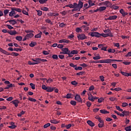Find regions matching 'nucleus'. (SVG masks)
<instances>
[{"mask_svg": "<svg viewBox=\"0 0 131 131\" xmlns=\"http://www.w3.org/2000/svg\"><path fill=\"white\" fill-rule=\"evenodd\" d=\"M75 100L78 102H82V99L80 98V95H79L78 94L75 96Z\"/></svg>", "mask_w": 131, "mask_h": 131, "instance_id": "423d86ee", "label": "nucleus"}, {"mask_svg": "<svg viewBox=\"0 0 131 131\" xmlns=\"http://www.w3.org/2000/svg\"><path fill=\"white\" fill-rule=\"evenodd\" d=\"M101 33H98V32H92L91 33V36L93 37H97L99 38L100 37Z\"/></svg>", "mask_w": 131, "mask_h": 131, "instance_id": "f03ea898", "label": "nucleus"}, {"mask_svg": "<svg viewBox=\"0 0 131 131\" xmlns=\"http://www.w3.org/2000/svg\"><path fill=\"white\" fill-rule=\"evenodd\" d=\"M50 123L57 124L58 123V122L57 121V120L53 119L50 120Z\"/></svg>", "mask_w": 131, "mask_h": 131, "instance_id": "c85d7f7f", "label": "nucleus"}, {"mask_svg": "<svg viewBox=\"0 0 131 131\" xmlns=\"http://www.w3.org/2000/svg\"><path fill=\"white\" fill-rule=\"evenodd\" d=\"M72 96V94H67V95L65 97V98L71 99Z\"/></svg>", "mask_w": 131, "mask_h": 131, "instance_id": "473e14b6", "label": "nucleus"}, {"mask_svg": "<svg viewBox=\"0 0 131 131\" xmlns=\"http://www.w3.org/2000/svg\"><path fill=\"white\" fill-rule=\"evenodd\" d=\"M51 126V123L45 124L43 126L44 128H47L49 126Z\"/></svg>", "mask_w": 131, "mask_h": 131, "instance_id": "8fccbe9b", "label": "nucleus"}, {"mask_svg": "<svg viewBox=\"0 0 131 131\" xmlns=\"http://www.w3.org/2000/svg\"><path fill=\"white\" fill-rule=\"evenodd\" d=\"M130 128V126H129L128 127L124 128V130H125V131H131Z\"/></svg>", "mask_w": 131, "mask_h": 131, "instance_id": "864d4df0", "label": "nucleus"}, {"mask_svg": "<svg viewBox=\"0 0 131 131\" xmlns=\"http://www.w3.org/2000/svg\"><path fill=\"white\" fill-rule=\"evenodd\" d=\"M86 105H87V107H91V105H92V103H91V102L90 101H88L86 103Z\"/></svg>", "mask_w": 131, "mask_h": 131, "instance_id": "bf43d9fd", "label": "nucleus"}, {"mask_svg": "<svg viewBox=\"0 0 131 131\" xmlns=\"http://www.w3.org/2000/svg\"><path fill=\"white\" fill-rule=\"evenodd\" d=\"M116 100V98H115V97H111V98H110V101H111L112 102H114Z\"/></svg>", "mask_w": 131, "mask_h": 131, "instance_id": "680f3d73", "label": "nucleus"}, {"mask_svg": "<svg viewBox=\"0 0 131 131\" xmlns=\"http://www.w3.org/2000/svg\"><path fill=\"white\" fill-rule=\"evenodd\" d=\"M121 74L123 76H126L127 77H129V74L124 72L121 71Z\"/></svg>", "mask_w": 131, "mask_h": 131, "instance_id": "c756f323", "label": "nucleus"}, {"mask_svg": "<svg viewBox=\"0 0 131 131\" xmlns=\"http://www.w3.org/2000/svg\"><path fill=\"white\" fill-rule=\"evenodd\" d=\"M131 56V52H128L127 54L125 55V57H130Z\"/></svg>", "mask_w": 131, "mask_h": 131, "instance_id": "774afa93", "label": "nucleus"}, {"mask_svg": "<svg viewBox=\"0 0 131 131\" xmlns=\"http://www.w3.org/2000/svg\"><path fill=\"white\" fill-rule=\"evenodd\" d=\"M52 58H53L54 60H58V57L56 54L52 55Z\"/></svg>", "mask_w": 131, "mask_h": 131, "instance_id": "2f4dec72", "label": "nucleus"}, {"mask_svg": "<svg viewBox=\"0 0 131 131\" xmlns=\"http://www.w3.org/2000/svg\"><path fill=\"white\" fill-rule=\"evenodd\" d=\"M76 32L77 33L82 32V29L80 28H76Z\"/></svg>", "mask_w": 131, "mask_h": 131, "instance_id": "a18cd8bd", "label": "nucleus"}, {"mask_svg": "<svg viewBox=\"0 0 131 131\" xmlns=\"http://www.w3.org/2000/svg\"><path fill=\"white\" fill-rule=\"evenodd\" d=\"M71 42L70 40H67V39H61L60 40H59V43H69Z\"/></svg>", "mask_w": 131, "mask_h": 131, "instance_id": "f8f14e48", "label": "nucleus"}, {"mask_svg": "<svg viewBox=\"0 0 131 131\" xmlns=\"http://www.w3.org/2000/svg\"><path fill=\"white\" fill-rule=\"evenodd\" d=\"M23 51V49H19V48H14L13 51L14 52H21Z\"/></svg>", "mask_w": 131, "mask_h": 131, "instance_id": "a19ab883", "label": "nucleus"}, {"mask_svg": "<svg viewBox=\"0 0 131 131\" xmlns=\"http://www.w3.org/2000/svg\"><path fill=\"white\" fill-rule=\"evenodd\" d=\"M36 12L37 13L38 16H41V14H42V12H41V10H36Z\"/></svg>", "mask_w": 131, "mask_h": 131, "instance_id": "c03bdc74", "label": "nucleus"}, {"mask_svg": "<svg viewBox=\"0 0 131 131\" xmlns=\"http://www.w3.org/2000/svg\"><path fill=\"white\" fill-rule=\"evenodd\" d=\"M104 123H100L98 124V127L99 128H102L103 127H104Z\"/></svg>", "mask_w": 131, "mask_h": 131, "instance_id": "5fc2aeb1", "label": "nucleus"}, {"mask_svg": "<svg viewBox=\"0 0 131 131\" xmlns=\"http://www.w3.org/2000/svg\"><path fill=\"white\" fill-rule=\"evenodd\" d=\"M87 38V37L85 36V34H79L77 35V39H78V40H83L84 39H86Z\"/></svg>", "mask_w": 131, "mask_h": 131, "instance_id": "f257e3e1", "label": "nucleus"}, {"mask_svg": "<svg viewBox=\"0 0 131 131\" xmlns=\"http://www.w3.org/2000/svg\"><path fill=\"white\" fill-rule=\"evenodd\" d=\"M30 86H31V89H32V90H35V84H33L32 83H30Z\"/></svg>", "mask_w": 131, "mask_h": 131, "instance_id": "4d7b16f0", "label": "nucleus"}, {"mask_svg": "<svg viewBox=\"0 0 131 131\" xmlns=\"http://www.w3.org/2000/svg\"><path fill=\"white\" fill-rule=\"evenodd\" d=\"M16 127V126L15 125L8 126V128H11L12 129H15Z\"/></svg>", "mask_w": 131, "mask_h": 131, "instance_id": "052dcab7", "label": "nucleus"}, {"mask_svg": "<svg viewBox=\"0 0 131 131\" xmlns=\"http://www.w3.org/2000/svg\"><path fill=\"white\" fill-rule=\"evenodd\" d=\"M15 39L18 41H21L23 40V37L21 36H16L15 37Z\"/></svg>", "mask_w": 131, "mask_h": 131, "instance_id": "bb28decb", "label": "nucleus"}, {"mask_svg": "<svg viewBox=\"0 0 131 131\" xmlns=\"http://www.w3.org/2000/svg\"><path fill=\"white\" fill-rule=\"evenodd\" d=\"M115 52H116V50L115 49H110L109 50H108V53H115Z\"/></svg>", "mask_w": 131, "mask_h": 131, "instance_id": "c9c22d12", "label": "nucleus"}, {"mask_svg": "<svg viewBox=\"0 0 131 131\" xmlns=\"http://www.w3.org/2000/svg\"><path fill=\"white\" fill-rule=\"evenodd\" d=\"M97 9H98L100 11H103L106 10V7H100L99 8H97Z\"/></svg>", "mask_w": 131, "mask_h": 131, "instance_id": "5701e85b", "label": "nucleus"}, {"mask_svg": "<svg viewBox=\"0 0 131 131\" xmlns=\"http://www.w3.org/2000/svg\"><path fill=\"white\" fill-rule=\"evenodd\" d=\"M25 32L26 33H34V31L32 30H25Z\"/></svg>", "mask_w": 131, "mask_h": 131, "instance_id": "603ef678", "label": "nucleus"}, {"mask_svg": "<svg viewBox=\"0 0 131 131\" xmlns=\"http://www.w3.org/2000/svg\"><path fill=\"white\" fill-rule=\"evenodd\" d=\"M57 47V48L62 49V48H63V45H62V44H58V45Z\"/></svg>", "mask_w": 131, "mask_h": 131, "instance_id": "e2e57ef3", "label": "nucleus"}, {"mask_svg": "<svg viewBox=\"0 0 131 131\" xmlns=\"http://www.w3.org/2000/svg\"><path fill=\"white\" fill-rule=\"evenodd\" d=\"M42 35V33L41 31H40V32H39V33L35 35V38H41V36Z\"/></svg>", "mask_w": 131, "mask_h": 131, "instance_id": "6ab92c4d", "label": "nucleus"}, {"mask_svg": "<svg viewBox=\"0 0 131 131\" xmlns=\"http://www.w3.org/2000/svg\"><path fill=\"white\" fill-rule=\"evenodd\" d=\"M83 2L81 1H79L78 2V4H77V7L78 8V9H79V10H80L83 8Z\"/></svg>", "mask_w": 131, "mask_h": 131, "instance_id": "ddd939ff", "label": "nucleus"}, {"mask_svg": "<svg viewBox=\"0 0 131 131\" xmlns=\"http://www.w3.org/2000/svg\"><path fill=\"white\" fill-rule=\"evenodd\" d=\"M48 0H39V3L41 4H46Z\"/></svg>", "mask_w": 131, "mask_h": 131, "instance_id": "72a5a7b5", "label": "nucleus"}, {"mask_svg": "<svg viewBox=\"0 0 131 131\" xmlns=\"http://www.w3.org/2000/svg\"><path fill=\"white\" fill-rule=\"evenodd\" d=\"M90 63H103V61L100 60H97V61H90Z\"/></svg>", "mask_w": 131, "mask_h": 131, "instance_id": "4468645a", "label": "nucleus"}, {"mask_svg": "<svg viewBox=\"0 0 131 131\" xmlns=\"http://www.w3.org/2000/svg\"><path fill=\"white\" fill-rule=\"evenodd\" d=\"M38 60H39L40 62H47L48 60L47 59H41V58H37Z\"/></svg>", "mask_w": 131, "mask_h": 131, "instance_id": "de8ad7c7", "label": "nucleus"}, {"mask_svg": "<svg viewBox=\"0 0 131 131\" xmlns=\"http://www.w3.org/2000/svg\"><path fill=\"white\" fill-rule=\"evenodd\" d=\"M88 4H89V5H90V6H95V2H94V3H93V2L92 1V0H89Z\"/></svg>", "mask_w": 131, "mask_h": 131, "instance_id": "b1692460", "label": "nucleus"}, {"mask_svg": "<svg viewBox=\"0 0 131 131\" xmlns=\"http://www.w3.org/2000/svg\"><path fill=\"white\" fill-rule=\"evenodd\" d=\"M8 33L10 34V35L15 36L16 34H17V32L15 31H8Z\"/></svg>", "mask_w": 131, "mask_h": 131, "instance_id": "9d476101", "label": "nucleus"}, {"mask_svg": "<svg viewBox=\"0 0 131 131\" xmlns=\"http://www.w3.org/2000/svg\"><path fill=\"white\" fill-rule=\"evenodd\" d=\"M34 36V34L33 33H29L27 34L26 36H25V38H31Z\"/></svg>", "mask_w": 131, "mask_h": 131, "instance_id": "a211bd4d", "label": "nucleus"}, {"mask_svg": "<svg viewBox=\"0 0 131 131\" xmlns=\"http://www.w3.org/2000/svg\"><path fill=\"white\" fill-rule=\"evenodd\" d=\"M115 91L116 92H119L122 90V89L120 88H115L114 89Z\"/></svg>", "mask_w": 131, "mask_h": 131, "instance_id": "69168bd1", "label": "nucleus"}, {"mask_svg": "<svg viewBox=\"0 0 131 131\" xmlns=\"http://www.w3.org/2000/svg\"><path fill=\"white\" fill-rule=\"evenodd\" d=\"M54 89V88L49 87V88L44 89V90H46L48 93H51L53 92Z\"/></svg>", "mask_w": 131, "mask_h": 131, "instance_id": "2eb2a0df", "label": "nucleus"}, {"mask_svg": "<svg viewBox=\"0 0 131 131\" xmlns=\"http://www.w3.org/2000/svg\"><path fill=\"white\" fill-rule=\"evenodd\" d=\"M49 88H51V87H50V86L47 87V86H45V85H42L41 86V89H42V90H46V89H49Z\"/></svg>", "mask_w": 131, "mask_h": 131, "instance_id": "13d9d810", "label": "nucleus"}, {"mask_svg": "<svg viewBox=\"0 0 131 131\" xmlns=\"http://www.w3.org/2000/svg\"><path fill=\"white\" fill-rule=\"evenodd\" d=\"M3 13H4V16H6L7 14H9V10L6 9L5 10L3 11Z\"/></svg>", "mask_w": 131, "mask_h": 131, "instance_id": "f704fd0d", "label": "nucleus"}, {"mask_svg": "<svg viewBox=\"0 0 131 131\" xmlns=\"http://www.w3.org/2000/svg\"><path fill=\"white\" fill-rule=\"evenodd\" d=\"M76 104H77V102H76L75 101H73V100L71 101V105H72L73 106H76Z\"/></svg>", "mask_w": 131, "mask_h": 131, "instance_id": "58836bf2", "label": "nucleus"}, {"mask_svg": "<svg viewBox=\"0 0 131 131\" xmlns=\"http://www.w3.org/2000/svg\"><path fill=\"white\" fill-rule=\"evenodd\" d=\"M119 12H120L121 14H122V16L123 17L127 16L128 13L127 12H125L123 9H121L119 10Z\"/></svg>", "mask_w": 131, "mask_h": 131, "instance_id": "9b49d317", "label": "nucleus"}, {"mask_svg": "<svg viewBox=\"0 0 131 131\" xmlns=\"http://www.w3.org/2000/svg\"><path fill=\"white\" fill-rule=\"evenodd\" d=\"M12 103L14 105V107H18V104L20 103V102L18 101L17 99H15L14 100L12 101Z\"/></svg>", "mask_w": 131, "mask_h": 131, "instance_id": "6e6552de", "label": "nucleus"}, {"mask_svg": "<svg viewBox=\"0 0 131 131\" xmlns=\"http://www.w3.org/2000/svg\"><path fill=\"white\" fill-rule=\"evenodd\" d=\"M128 105V103L126 102H123L122 103V107H125Z\"/></svg>", "mask_w": 131, "mask_h": 131, "instance_id": "3c124183", "label": "nucleus"}, {"mask_svg": "<svg viewBox=\"0 0 131 131\" xmlns=\"http://www.w3.org/2000/svg\"><path fill=\"white\" fill-rule=\"evenodd\" d=\"M89 97H88V100L90 101H91V102H94V100L93 99V96H92V94H89Z\"/></svg>", "mask_w": 131, "mask_h": 131, "instance_id": "aec40b11", "label": "nucleus"}, {"mask_svg": "<svg viewBox=\"0 0 131 131\" xmlns=\"http://www.w3.org/2000/svg\"><path fill=\"white\" fill-rule=\"evenodd\" d=\"M118 18L117 15L110 16L109 17L105 19V20H114Z\"/></svg>", "mask_w": 131, "mask_h": 131, "instance_id": "20e7f679", "label": "nucleus"}, {"mask_svg": "<svg viewBox=\"0 0 131 131\" xmlns=\"http://www.w3.org/2000/svg\"><path fill=\"white\" fill-rule=\"evenodd\" d=\"M65 26H66V24H63V23H62L61 24H60V25H59V27L60 28H64L65 27Z\"/></svg>", "mask_w": 131, "mask_h": 131, "instance_id": "ea45409f", "label": "nucleus"}, {"mask_svg": "<svg viewBox=\"0 0 131 131\" xmlns=\"http://www.w3.org/2000/svg\"><path fill=\"white\" fill-rule=\"evenodd\" d=\"M32 61L35 62L34 63H30V65H36L41 63V61L39 60L38 58H35V59H32Z\"/></svg>", "mask_w": 131, "mask_h": 131, "instance_id": "0eeeda50", "label": "nucleus"}, {"mask_svg": "<svg viewBox=\"0 0 131 131\" xmlns=\"http://www.w3.org/2000/svg\"><path fill=\"white\" fill-rule=\"evenodd\" d=\"M62 52H64L65 53H66L70 52L71 51L69 50L68 48H62Z\"/></svg>", "mask_w": 131, "mask_h": 131, "instance_id": "a878e982", "label": "nucleus"}, {"mask_svg": "<svg viewBox=\"0 0 131 131\" xmlns=\"http://www.w3.org/2000/svg\"><path fill=\"white\" fill-rule=\"evenodd\" d=\"M100 59H101V57L99 56H97L96 57H93V59L95 60H99Z\"/></svg>", "mask_w": 131, "mask_h": 131, "instance_id": "09e8293b", "label": "nucleus"}, {"mask_svg": "<svg viewBox=\"0 0 131 131\" xmlns=\"http://www.w3.org/2000/svg\"><path fill=\"white\" fill-rule=\"evenodd\" d=\"M122 114H124V115H125V116L129 115V112L126 111H124L122 112Z\"/></svg>", "mask_w": 131, "mask_h": 131, "instance_id": "7c9ffc66", "label": "nucleus"}, {"mask_svg": "<svg viewBox=\"0 0 131 131\" xmlns=\"http://www.w3.org/2000/svg\"><path fill=\"white\" fill-rule=\"evenodd\" d=\"M66 7H69L70 8H76V6H73L72 4H69Z\"/></svg>", "mask_w": 131, "mask_h": 131, "instance_id": "e433bc0d", "label": "nucleus"}, {"mask_svg": "<svg viewBox=\"0 0 131 131\" xmlns=\"http://www.w3.org/2000/svg\"><path fill=\"white\" fill-rule=\"evenodd\" d=\"M68 54H73V55H77L78 53L77 50H72L70 51L69 52H68Z\"/></svg>", "mask_w": 131, "mask_h": 131, "instance_id": "dca6fc26", "label": "nucleus"}, {"mask_svg": "<svg viewBox=\"0 0 131 131\" xmlns=\"http://www.w3.org/2000/svg\"><path fill=\"white\" fill-rule=\"evenodd\" d=\"M103 6H106L107 8H110L112 6V3L109 1H105L103 2Z\"/></svg>", "mask_w": 131, "mask_h": 131, "instance_id": "39448f33", "label": "nucleus"}, {"mask_svg": "<svg viewBox=\"0 0 131 131\" xmlns=\"http://www.w3.org/2000/svg\"><path fill=\"white\" fill-rule=\"evenodd\" d=\"M101 36H102L103 37H104V38H106V37H113V35L112 34V33H101L100 37Z\"/></svg>", "mask_w": 131, "mask_h": 131, "instance_id": "7ed1b4c3", "label": "nucleus"}, {"mask_svg": "<svg viewBox=\"0 0 131 131\" xmlns=\"http://www.w3.org/2000/svg\"><path fill=\"white\" fill-rule=\"evenodd\" d=\"M28 100L31 102H36V100L35 99L31 97L29 98Z\"/></svg>", "mask_w": 131, "mask_h": 131, "instance_id": "49530a36", "label": "nucleus"}, {"mask_svg": "<svg viewBox=\"0 0 131 131\" xmlns=\"http://www.w3.org/2000/svg\"><path fill=\"white\" fill-rule=\"evenodd\" d=\"M23 14L27 16L29 15V13H28V12L26 11V10H23Z\"/></svg>", "mask_w": 131, "mask_h": 131, "instance_id": "0e129e2a", "label": "nucleus"}, {"mask_svg": "<svg viewBox=\"0 0 131 131\" xmlns=\"http://www.w3.org/2000/svg\"><path fill=\"white\" fill-rule=\"evenodd\" d=\"M11 11H16L18 13H21V10L20 8H17L15 7H12L11 8Z\"/></svg>", "mask_w": 131, "mask_h": 131, "instance_id": "1a4fd4ad", "label": "nucleus"}, {"mask_svg": "<svg viewBox=\"0 0 131 131\" xmlns=\"http://www.w3.org/2000/svg\"><path fill=\"white\" fill-rule=\"evenodd\" d=\"M9 55L13 56L14 57H17L18 55H19V54L16 53V52H12L9 54Z\"/></svg>", "mask_w": 131, "mask_h": 131, "instance_id": "cd10ccee", "label": "nucleus"}, {"mask_svg": "<svg viewBox=\"0 0 131 131\" xmlns=\"http://www.w3.org/2000/svg\"><path fill=\"white\" fill-rule=\"evenodd\" d=\"M41 10L44 11H49V8H48L47 7H41Z\"/></svg>", "mask_w": 131, "mask_h": 131, "instance_id": "37998d69", "label": "nucleus"}, {"mask_svg": "<svg viewBox=\"0 0 131 131\" xmlns=\"http://www.w3.org/2000/svg\"><path fill=\"white\" fill-rule=\"evenodd\" d=\"M71 83L73 85H76L77 84V82L76 81H71Z\"/></svg>", "mask_w": 131, "mask_h": 131, "instance_id": "338daca9", "label": "nucleus"}, {"mask_svg": "<svg viewBox=\"0 0 131 131\" xmlns=\"http://www.w3.org/2000/svg\"><path fill=\"white\" fill-rule=\"evenodd\" d=\"M103 63H111L112 62L111 61V60L108 59H105V60H101Z\"/></svg>", "mask_w": 131, "mask_h": 131, "instance_id": "393cba45", "label": "nucleus"}, {"mask_svg": "<svg viewBox=\"0 0 131 131\" xmlns=\"http://www.w3.org/2000/svg\"><path fill=\"white\" fill-rule=\"evenodd\" d=\"M87 124H88V125L92 127H94L95 126L94 123L92 122V121H90V120L87 121Z\"/></svg>", "mask_w": 131, "mask_h": 131, "instance_id": "f3484780", "label": "nucleus"}, {"mask_svg": "<svg viewBox=\"0 0 131 131\" xmlns=\"http://www.w3.org/2000/svg\"><path fill=\"white\" fill-rule=\"evenodd\" d=\"M45 22L47 23V24H50V25H52V23H51V19L48 18L47 19H45Z\"/></svg>", "mask_w": 131, "mask_h": 131, "instance_id": "79ce46f5", "label": "nucleus"}, {"mask_svg": "<svg viewBox=\"0 0 131 131\" xmlns=\"http://www.w3.org/2000/svg\"><path fill=\"white\" fill-rule=\"evenodd\" d=\"M29 45L30 47L34 48L36 45V42L31 41V42L29 44Z\"/></svg>", "mask_w": 131, "mask_h": 131, "instance_id": "4be33fe9", "label": "nucleus"}, {"mask_svg": "<svg viewBox=\"0 0 131 131\" xmlns=\"http://www.w3.org/2000/svg\"><path fill=\"white\" fill-rule=\"evenodd\" d=\"M99 112L102 114H108L110 113L109 112L105 111V110H101L100 111H99Z\"/></svg>", "mask_w": 131, "mask_h": 131, "instance_id": "412c9836", "label": "nucleus"}, {"mask_svg": "<svg viewBox=\"0 0 131 131\" xmlns=\"http://www.w3.org/2000/svg\"><path fill=\"white\" fill-rule=\"evenodd\" d=\"M74 68H75V70L76 71H78V70L81 71L82 70H83V68H82L81 67H75Z\"/></svg>", "mask_w": 131, "mask_h": 131, "instance_id": "4c0bfd02", "label": "nucleus"}, {"mask_svg": "<svg viewBox=\"0 0 131 131\" xmlns=\"http://www.w3.org/2000/svg\"><path fill=\"white\" fill-rule=\"evenodd\" d=\"M48 17H53V12H49L47 14Z\"/></svg>", "mask_w": 131, "mask_h": 131, "instance_id": "6e6d98bb", "label": "nucleus"}]
</instances>
